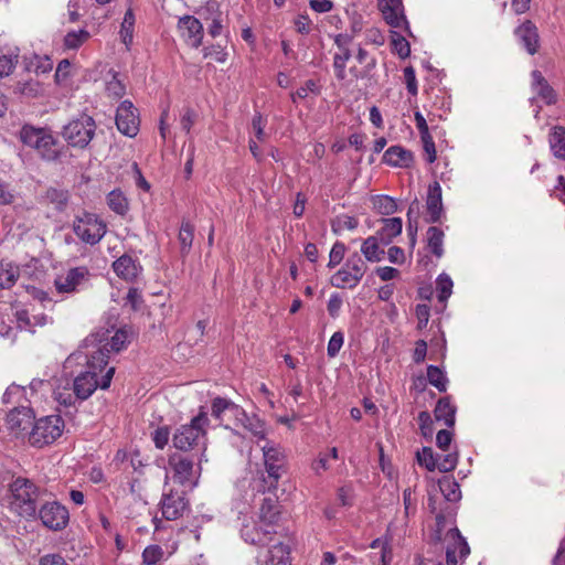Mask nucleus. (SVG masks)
<instances>
[{
  "mask_svg": "<svg viewBox=\"0 0 565 565\" xmlns=\"http://www.w3.org/2000/svg\"><path fill=\"white\" fill-rule=\"evenodd\" d=\"M79 360H85L86 370L74 379L73 390L78 399L85 401L96 388L107 390L110 386L115 367L107 366L103 352H99L97 355H90L82 348L71 354L66 363L71 364L73 361Z\"/></svg>",
  "mask_w": 565,
  "mask_h": 565,
  "instance_id": "obj_1",
  "label": "nucleus"
},
{
  "mask_svg": "<svg viewBox=\"0 0 565 565\" xmlns=\"http://www.w3.org/2000/svg\"><path fill=\"white\" fill-rule=\"evenodd\" d=\"M40 494V488L32 480L17 477L9 484V508L21 518L34 519Z\"/></svg>",
  "mask_w": 565,
  "mask_h": 565,
  "instance_id": "obj_2",
  "label": "nucleus"
},
{
  "mask_svg": "<svg viewBox=\"0 0 565 565\" xmlns=\"http://www.w3.org/2000/svg\"><path fill=\"white\" fill-rule=\"evenodd\" d=\"M210 419L201 408L200 413L189 424L179 426L173 436V446L181 451H189L206 443V428Z\"/></svg>",
  "mask_w": 565,
  "mask_h": 565,
  "instance_id": "obj_3",
  "label": "nucleus"
},
{
  "mask_svg": "<svg viewBox=\"0 0 565 565\" xmlns=\"http://www.w3.org/2000/svg\"><path fill=\"white\" fill-rule=\"evenodd\" d=\"M128 342V332L125 329L116 331L105 329L89 334L84 341L82 349L90 355L103 352L106 363L110 352H119Z\"/></svg>",
  "mask_w": 565,
  "mask_h": 565,
  "instance_id": "obj_4",
  "label": "nucleus"
},
{
  "mask_svg": "<svg viewBox=\"0 0 565 565\" xmlns=\"http://www.w3.org/2000/svg\"><path fill=\"white\" fill-rule=\"evenodd\" d=\"M20 140L34 149L43 160L54 161L60 157L58 141L47 128L24 125L20 130Z\"/></svg>",
  "mask_w": 565,
  "mask_h": 565,
  "instance_id": "obj_5",
  "label": "nucleus"
},
{
  "mask_svg": "<svg viewBox=\"0 0 565 565\" xmlns=\"http://www.w3.org/2000/svg\"><path fill=\"white\" fill-rule=\"evenodd\" d=\"M72 228L79 241L89 245L99 243L107 232L106 223L97 214L88 212L76 215Z\"/></svg>",
  "mask_w": 565,
  "mask_h": 565,
  "instance_id": "obj_6",
  "label": "nucleus"
},
{
  "mask_svg": "<svg viewBox=\"0 0 565 565\" xmlns=\"http://www.w3.org/2000/svg\"><path fill=\"white\" fill-rule=\"evenodd\" d=\"M366 270L365 260L355 252L345 259L343 266L331 277V285L340 289H354Z\"/></svg>",
  "mask_w": 565,
  "mask_h": 565,
  "instance_id": "obj_7",
  "label": "nucleus"
},
{
  "mask_svg": "<svg viewBox=\"0 0 565 565\" xmlns=\"http://www.w3.org/2000/svg\"><path fill=\"white\" fill-rule=\"evenodd\" d=\"M64 420L58 415H50L38 419L29 436L31 445L42 448L54 443L63 433Z\"/></svg>",
  "mask_w": 565,
  "mask_h": 565,
  "instance_id": "obj_8",
  "label": "nucleus"
},
{
  "mask_svg": "<svg viewBox=\"0 0 565 565\" xmlns=\"http://www.w3.org/2000/svg\"><path fill=\"white\" fill-rule=\"evenodd\" d=\"M95 130V120L88 115H82L64 126L62 136L70 146L84 149L93 139Z\"/></svg>",
  "mask_w": 565,
  "mask_h": 565,
  "instance_id": "obj_9",
  "label": "nucleus"
},
{
  "mask_svg": "<svg viewBox=\"0 0 565 565\" xmlns=\"http://www.w3.org/2000/svg\"><path fill=\"white\" fill-rule=\"evenodd\" d=\"M169 466L175 482L189 488H193L198 484L200 467L195 468L192 459L182 454H172L169 456Z\"/></svg>",
  "mask_w": 565,
  "mask_h": 565,
  "instance_id": "obj_10",
  "label": "nucleus"
},
{
  "mask_svg": "<svg viewBox=\"0 0 565 565\" xmlns=\"http://www.w3.org/2000/svg\"><path fill=\"white\" fill-rule=\"evenodd\" d=\"M36 515L44 526L53 531L63 530L70 521L68 510L57 501L45 502L38 509Z\"/></svg>",
  "mask_w": 565,
  "mask_h": 565,
  "instance_id": "obj_11",
  "label": "nucleus"
},
{
  "mask_svg": "<svg viewBox=\"0 0 565 565\" xmlns=\"http://www.w3.org/2000/svg\"><path fill=\"white\" fill-rule=\"evenodd\" d=\"M265 468L270 479V487H275L285 472V455L282 450L269 443L262 447Z\"/></svg>",
  "mask_w": 565,
  "mask_h": 565,
  "instance_id": "obj_12",
  "label": "nucleus"
},
{
  "mask_svg": "<svg viewBox=\"0 0 565 565\" xmlns=\"http://www.w3.org/2000/svg\"><path fill=\"white\" fill-rule=\"evenodd\" d=\"M445 540L447 565H457L470 554V547L457 527L448 530Z\"/></svg>",
  "mask_w": 565,
  "mask_h": 565,
  "instance_id": "obj_13",
  "label": "nucleus"
},
{
  "mask_svg": "<svg viewBox=\"0 0 565 565\" xmlns=\"http://www.w3.org/2000/svg\"><path fill=\"white\" fill-rule=\"evenodd\" d=\"M242 539L252 545L266 546L274 543L280 535L276 530L259 523L244 524L241 529Z\"/></svg>",
  "mask_w": 565,
  "mask_h": 565,
  "instance_id": "obj_14",
  "label": "nucleus"
},
{
  "mask_svg": "<svg viewBox=\"0 0 565 565\" xmlns=\"http://www.w3.org/2000/svg\"><path fill=\"white\" fill-rule=\"evenodd\" d=\"M116 126L118 130L128 136L135 137L139 130V118L136 108L129 100H124L116 111Z\"/></svg>",
  "mask_w": 565,
  "mask_h": 565,
  "instance_id": "obj_15",
  "label": "nucleus"
},
{
  "mask_svg": "<svg viewBox=\"0 0 565 565\" xmlns=\"http://www.w3.org/2000/svg\"><path fill=\"white\" fill-rule=\"evenodd\" d=\"M186 505L184 492L172 489L168 492L164 491L160 501L162 516L169 521L179 519Z\"/></svg>",
  "mask_w": 565,
  "mask_h": 565,
  "instance_id": "obj_16",
  "label": "nucleus"
},
{
  "mask_svg": "<svg viewBox=\"0 0 565 565\" xmlns=\"http://www.w3.org/2000/svg\"><path fill=\"white\" fill-rule=\"evenodd\" d=\"M257 555V565H290V548L280 539Z\"/></svg>",
  "mask_w": 565,
  "mask_h": 565,
  "instance_id": "obj_17",
  "label": "nucleus"
},
{
  "mask_svg": "<svg viewBox=\"0 0 565 565\" xmlns=\"http://www.w3.org/2000/svg\"><path fill=\"white\" fill-rule=\"evenodd\" d=\"M427 216L426 222L437 223L440 221L444 212L443 200H441V186L435 181L429 184L426 200Z\"/></svg>",
  "mask_w": 565,
  "mask_h": 565,
  "instance_id": "obj_18",
  "label": "nucleus"
},
{
  "mask_svg": "<svg viewBox=\"0 0 565 565\" xmlns=\"http://www.w3.org/2000/svg\"><path fill=\"white\" fill-rule=\"evenodd\" d=\"M212 416L221 424L227 422L231 417L245 416V411L232 401L216 397L212 402Z\"/></svg>",
  "mask_w": 565,
  "mask_h": 565,
  "instance_id": "obj_19",
  "label": "nucleus"
},
{
  "mask_svg": "<svg viewBox=\"0 0 565 565\" xmlns=\"http://www.w3.org/2000/svg\"><path fill=\"white\" fill-rule=\"evenodd\" d=\"M33 414L28 406H18L11 409L7 415V426L14 433L25 431L32 425Z\"/></svg>",
  "mask_w": 565,
  "mask_h": 565,
  "instance_id": "obj_20",
  "label": "nucleus"
},
{
  "mask_svg": "<svg viewBox=\"0 0 565 565\" xmlns=\"http://www.w3.org/2000/svg\"><path fill=\"white\" fill-rule=\"evenodd\" d=\"M179 28L191 46L199 47L202 44L203 25L196 18L191 15L180 18Z\"/></svg>",
  "mask_w": 565,
  "mask_h": 565,
  "instance_id": "obj_21",
  "label": "nucleus"
},
{
  "mask_svg": "<svg viewBox=\"0 0 565 565\" xmlns=\"http://www.w3.org/2000/svg\"><path fill=\"white\" fill-rule=\"evenodd\" d=\"M381 10L385 21L391 26L402 29L407 24L402 0H385V3L381 6Z\"/></svg>",
  "mask_w": 565,
  "mask_h": 565,
  "instance_id": "obj_22",
  "label": "nucleus"
},
{
  "mask_svg": "<svg viewBox=\"0 0 565 565\" xmlns=\"http://www.w3.org/2000/svg\"><path fill=\"white\" fill-rule=\"evenodd\" d=\"M87 274L88 270L85 267L72 268L55 279V287L58 292H72L82 284Z\"/></svg>",
  "mask_w": 565,
  "mask_h": 565,
  "instance_id": "obj_23",
  "label": "nucleus"
},
{
  "mask_svg": "<svg viewBox=\"0 0 565 565\" xmlns=\"http://www.w3.org/2000/svg\"><path fill=\"white\" fill-rule=\"evenodd\" d=\"M113 269L118 277L131 281L139 276L142 268L136 259L124 254L113 263Z\"/></svg>",
  "mask_w": 565,
  "mask_h": 565,
  "instance_id": "obj_24",
  "label": "nucleus"
},
{
  "mask_svg": "<svg viewBox=\"0 0 565 565\" xmlns=\"http://www.w3.org/2000/svg\"><path fill=\"white\" fill-rule=\"evenodd\" d=\"M515 35L531 55L537 52L539 33L536 26L530 20L515 30Z\"/></svg>",
  "mask_w": 565,
  "mask_h": 565,
  "instance_id": "obj_25",
  "label": "nucleus"
},
{
  "mask_svg": "<svg viewBox=\"0 0 565 565\" xmlns=\"http://www.w3.org/2000/svg\"><path fill=\"white\" fill-rule=\"evenodd\" d=\"M414 161L412 151L401 147L391 146L383 156V162L392 167L407 168Z\"/></svg>",
  "mask_w": 565,
  "mask_h": 565,
  "instance_id": "obj_26",
  "label": "nucleus"
},
{
  "mask_svg": "<svg viewBox=\"0 0 565 565\" xmlns=\"http://www.w3.org/2000/svg\"><path fill=\"white\" fill-rule=\"evenodd\" d=\"M532 90L545 104L552 105L556 103V93L550 86L540 71H533L532 74Z\"/></svg>",
  "mask_w": 565,
  "mask_h": 565,
  "instance_id": "obj_27",
  "label": "nucleus"
},
{
  "mask_svg": "<svg viewBox=\"0 0 565 565\" xmlns=\"http://www.w3.org/2000/svg\"><path fill=\"white\" fill-rule=\"evenodd\" d=\"M18 327L20 329L34 331L35 327L45 326L50 318L45 313H31L29 310H19L15 313Z\"/></svg>",
  "mask_w": 565,
  "mask_h": 565,
  "instance_id": "obj_28",
  "label": "nucleus"
},
{
  "mask_svg": "<svg viewBox=\"0 0 565 565\" xmlns=\"http://www.w3.org/2000/svg\"><path fill=\"white\" fill-rule=\"evenodd\" d=\"M381 239L377 236H369L362 242L361 253L365 260L379 263L384 258L385 250L381 247Z\"/></svg>",
  "mask_w": 565,
  "mask_h": 565,
  "instance_id": "obj_29",
  "label": "nucleus"
},
{
  "mask_svg": "<svg viewBox=\"0 0 565 565\" xmlns=\"http://www.w3.org/2000/svg\"><path fill=\"white\" fill-rule=\"evenodd\" d=\"M436 420H443L447 427H452L456 422V406L451 404L450 397H441L434 411Z\"/></svg>",
  "mask_w": 565,
  "mask_h": 565,
  "instance_id": "obj_30",
  "label": "nucleus"
},
{
  "mask_svg": "<svg viewBox=\"0 0 565 565\" xmlns=\"http://www.w3.org/2000/svg\"><path fill=\"white\" fill-rule=\"evenodd\" d=\"M279 520L278 505L271 499H264L259 509V522L263 525L276 530L275 526Z\"/></svg>",
  "mask_w": 565,
  "mask_h": 565,
  "instance_id": "obj_31",
  "label": "nucleus"
},
{
  "mask_svg": "<svg viewBox=\"0 0 565 565\" xmlns=\"http://www.w3.org/2000/svg\"><path fill=\"white\" fill-rule=\"evenodd\" d=\"M383 226L377 232L382 245H388L394 237L402 233L403 223L399 217H391L383 220Z\"/></svg>",
  "mask_w": 565,
  "mask_h": 565,
  "instance_id": "obj_32",
  "label": "nucleus"
},
{
  "mask_svg": "<svg viewBox=\"0 0 565 565\" xmlns=\"http://www.w3.org/2000/svg\"><path fill=\"white\" fill-rule=\"evenodd\" d=\"M237 422H239L243 427L248 430L254 437L264 439L266 436V425L265 423L256 417V416H248L245 413V416H238L235 418Z\"/></svg>",
  "mask_w": 565,
  "mask_h": 565,
  "instance_id": "obj_33",
  "label": "nucleus"
},
{
  "mask_svg": "<svg viewBox=\"0 0 565 565\" xmlns=\"http://www.w3.org/2000/svg\"><path fill=\"white\" fill-rule=\"evenodd\" d=\"M550 146L553 154L565 160V128L556 126L550 136Z\"/></svg>",
  "mask_w": 565,
  "mask_h": 565,
  "instance_id": "obj_34",
  "label": "nucleus"
},
{
  "mask_svg": "<svg viewBox=\"0 0 565 565\" xmlns=\"http://www.w3.org/2000/svg\"><path fill=\"white\" fill-rule=\"evenodd\" d=\"M444 232L436 226H430L427 230L428 248L437 258L444 255Z\"/></svg>",
  "mask_w": 565,
  "mask_h": 565,
  "instance_id": "obj_35",
  "label": "nucleus"
},
{
  "mask_svg": "<svg viewBox=\"0 0 565 565\" xmlns=\"http://www.w3.org/2000/svg\"><path fill=\"white\" fill-rule=\"evenodd\" d=\"M439 490L449 502H457L461 498L459 484L454 478L444 477L438 481Z\"/></svg>",
  "mask_w": 565,
  "mask_h": 565,
  "instance_id": "obj_36",
  "label": "nucleus"
},
{
  "mask_svg": "<svg viewBox=\"0 0 565 565\" xmlns=\"http://www.w3.org/2000/svg\"><path fill=\"white\" fill-rule=\"evenodd\" d=\"M19 277V268L11 263L0 264V288L12 287Z\"/></svg>",
  "mask_w": 565,
  "mask_h": 565,
  "instance_id": "obj_37",
  "label": "nucleus"
},
{
  "mask_svg": "<svg viewBox=\"0 0 565 565\" xmlns=\"http://www.w3.org/2000/svg\"><path fill=\"white\" fill-rule=\"evenodd\" d=\"M134 25H135V15L131 9H128L125 13L121 28H120V38L122 43L127 49L132 43L134 39Z\"/></svg>",
  "mask_w": 565,
  "mask_h": 565,
  "instance_id": "obj_38",
  "label": "nucleus"
},
{
  "mask_svg": "<svg viewBox=\"0 0 565 565\" xmlns=\"http://www.w3.org/2000/svg\"><path fill=\"white\" fill-rule=\"evenodd\" d=\"M107 204L111 211L119 215H124L128 211V200L119 190H113L107 195Z\"/></svg>",
  "mask_w": 565,
  "mask_h": 565,
  "instance_id": "obj_39",
  "label": "nucleus"
},
{
  "mask_svg": "<svg viewBox=\"0 0 565 565\" xmlns=\"http://www.w3.org/2000/svg\"><path fill=\"white\" fill-rule=\"evenodd\" d=\"M194 238V226L189 222H182L179 231V242L181 245V253L186 255L192 246Z\"/></svg>",
  "mask_w": 565,
  "mask_h": 565,
  "instance_id": "obj_40",
  "label": "nucleus"
},
{
  "mask_svg": "<svg viewBox=\"0 0 565 565\" xmlns=\"http://www.w3.org/2000/svg\"><path fill=\"white\" fill-rule=\"evenodd\" d=\"M374 209L382 215H390L397 211L396 201L388 195H377L373 199Z\"/></svg>",
  "mask_w": 565,
  "mask_h": 565,
  "instance_id": "obj_41",
  "label": "nucleus"
},
{
  "mask_svg": "<svg viewBox=\"0 0 565 565\" xmlns=\"http://www.w3.org/2000/svg\"><path fill=\"white\" fill-rule=\"evenodd\" d=\"M427 379L428 382L439 392H445L447 390L448 380L439 367L429 365L427 367Z\"/></svg>",
  "mask_w": 565,
  "mask_h": 565,
  "instance_id": "obj_42",
  "label": "nucleus"
},
{
  "mask_svg": "<svg viewBox=\"0 0 565 565\" xmlns=\"http://www.w3.org/2000/svg\"><path fill=\"white\" fill-rule=\"evenodd\" d=\"M339 53H335L333 56V67L335 71V76L339 79L345 78V66L348 61L351 58L350 49L339 50Z\"/></svg>",
  "mask_w": 565,
  "mask_h": 565,
  "instance_id": "obj_43",
  "label": "nucleus"
},
{
  "mask_svg": "<svg viewBox=\"0 0 565 565\" xmlns=\"http://www.w3.org/2000/svg\"><path fill=\"white\" fill-rule=\"evenodd\" d=\"M164 552L159 545H149L143 550L142 563L143 565H159L163 559Z\"/></svg>",
  "mask_w": 565,
  "mask_h": 565,
  "instance_id": "obj_44",
  "label": "nucleus"
},
{
  "mask_svg": "<svg viewBox=\"0 0 565 565\" xmlns=\"http://www.w3.org/2000/svg\"><path fill=\"white\" fill-rule=\"evenodd\" d=\"M416 459L418 465L425 467L428 471H434L437 468V459L430 447H423L422 450H418Z\"/></svg>",
  "mask_w": 565,
  "mask_h": 565,
  "instance_id": "obj_45",
  "label": "nucleus"
},
{
  "mask_svg": "<svg viewBox=\"0 0 565 565\" xmlns=\"http://www.w3.org/2000/svg\"><path fill=\"white\" fill-rule=\"evenodd\" d=\"M89 38L86 30L71 31L64 38V44L67 49L75 50L79 47Z\"/></svg>",
  "mask_w": 565,
  "mask_h": 565,
  "instance_id": "obj_46",
  "label": "nucleus"
},
{
  "mask_svg": "<svg viewBox=\"0 0 565 565\" xmlns=\"http://www.w3.org/2000/svg\"><path fill=\"white\" fill-rule=\"evenodd\" d=\"M345 13L350 22L349 32L356 36L363 29V17L358 12L355 7L348 8Z\"/></svg>",
  "mask_w": 565,
  "mask_h": 565,
  "instance_id": "obj_47",
  "label": "nucleus"
},
{
  "mask_svg": "<svg viewBox=\"0 0 565 565\" xmlns=\"http://www.w3.org/2000/svg\"><path fill=\"white\" fill-rule=\"evenodd\" d=\"M54 398L64 406H72L75 404L77 396H75V392L68 387H58L54 391Z\"/></svg>",
  "mask_w": 565,
  "mask_h": 565,
  "instance_id": "obj_48",
  "label": "nucleus"
},
{
  "mask_svg": "<svg viewBox=\"0 0 565 565\" xmlns=\"http://www.w3.org/2000/svg\"><path fill=\"white\" fill-rule=\"evenodd\" d=\"M452 280L449 276L441 274L437 278L438 299L445 301L451 295Z\"/></svg>",
  "mask_w": 565,
  "mask_h": 565,
  "instance_id": "obj_49",
  "label": "nucleus"
},
{
  "mask_svg": "<svg viewBox=\"0 0 565 565\" xmlns=\"http://www.w3.org/2000/svg\"><path fill=\"white\" fill-rule=\"evenodd\" d=\"M344 253H345L344 244L337 242L330 250L328 267L333 268L337 265H339L344 257Z\"/></svg>",
  "mask_w": 565,
  "mask_h": 565,
  "instance_id": "obj_50",
  "label": "nucleus"
},
{
  "mask_svg": "<svg viewBox=\"0 0 565 565\" xmlns=\"http://www.w3.org/2000/svg\"><path fill=\"white\" fill-rule=\"evenodd\" d=\"M344 342V335L342 332H334L328 343L327 352L330 358H334L341 350Z\"/></svg>",
  "mask_w": 565,
  "mask_h": 565,
  "instance_id": "obj_51",
  "label": "nucleus"
},
{
  "mask_svg": "<svg viewBox=\"0 0 565 565\" xmlns=\"http://www.w3.org/2000/svg\"><path fill=\"white\" fill-rule=\"evenodd\" d=\"M24 395V388L20 385L12 384L10 385L2 396V401L6 404L19 402L21 397Z\"/></svg>",
  "mask_w": 565,
  "mask_h": 565,
  "instance_id": "obj_52",
  "label": "nucleus"
},
{
  "mask_svg": "<svg viewBox=\"0 0 565 565\" xmlns=\"http://www.w3.org/2000/svg\"><path fill=\"white\" fill-rule=\"evenodd\" d=\"M169 438L170 431L167 426L159 427L152 433V440L158 449H163L167 446Z\"/></svg>",
  "mask_w": 565,
  "mask_h": 565,
  "instance_id": "obj_53",
  "label": "nucleus"
},
{
  "mask_svg": "<svg viewBox=\"0 0 565 565\" xmlns=\"http://www.w3.org/2000/svg\"><path fill=\"white\" fill-rule=\"evenodd\" d=\"M266 119L257 113L252 120L253 131L258 141H264L266 139L265 132Z\"/></svg>",
  "mask_w": 565,
  "mask_h": 565,
  "instance_id": "obj_54",
  "label": "nucleus"
},
{
  "mask_svg": "<svg viewBox=\"0 0 565 565\" xmlns=\"http://www.w3.org/2000/svg\"><path fill=\"white\" fill-rule=\"evenodd\" d=\"M295 29L300 34H309L312 31V22L307 14H299L294 20Z\"/></svg>",
  "mask_w": 565,
  "mask_h": 565,
  "instance_id": "obj_55",
  "label": "nucleus"
},
{
  "mask_svg": "<svg viewBox=\"0 0 565 565\" xmlns=\"http://www.w3.org/2000/svg\"><path fill=\"white\" fill-rule=\"evenodd\" d=\"M457 461L458 458L456 454H448L437 460V468L441 472H449L456 468Z\"/></svg>",
  "mask_w": 565,
  "mask_h": 565,
  "instance_id": "obj_56",
  "label": "nucleus"
},
{
  "mask_svg": "<svg viewBox=\"0 0 565 565\" xmlns=\"http://www.w3.org/2000/svg\"><path fill=\"white\" fill-rule=\"evenodd\" d=\"M17 56L0 55V77L8 76L15 67Z\"/></svg>",
  "mask_w": 565,
  "mask_h": 565,
  "instance_id": "obj_57",
  "label": "nucleus"
},
{
  "mask_svg": "<svg viewBox=\"0 0 565 565\" xmlns=\"http://www.w3.org/2000/svg\"><path fill=\"white\" fill-rule=\"evenodd\" d=\"M404 78H405V84H406V88H407L408 93L412 94L413 96L417 95V93H418L417 81H416L415 71L412 66H407L404 68Z\"/></svg>",
  "mask_w": 565,
  "mask_h": 565,
  "instance_id": "obj_58",
  "label": "nucleus"
},
{
  "mask_svg": "<svg viewBox=\"0 0 565 565\" xmlns=\"http://www.w3.org/2000/svg\"><path fill=\"white\" fill-rule=\"evenodd\" d=\"M392 44H393L394 51H396L401 57L404 58L409 55V53H411L409 44L404 36H402V35L394 36Z\"/></svg>",
  "mask_w": 565,
  "mask_h": 565,
  "instance_id": "obj_59",
  "label": "nucleus"
},
{
  "mask_svg": "<svg viewBox=\"0 0 565 565\" xmlns=\"http://www.w3.org/2000/svg\"><path fill=\"white\" fill-rule=\"evenodd\" d=\"M47 196L52 202L56 204L57 209L60 210H62L68 201V193L62 190H50L47 192Z\"/></svg>",
  "mask_w": 565,
  "mask_h": 565,
  "instance_id": "obj_60",
  "label": "nucleus"
},
{
  "mask_svg": "<svg viewBox=\"0 0 565 565\" xmlns=\"http://www.w3.org/2000/svg\"><path fill=\"white\" fill-rule=\"evenodd\" d=\"M196 120V114L191 108H185L182 116H181V127L182 129L189 134L191 131L192 126L195 124Z\"/></svg>",
  "mask_w": 565,
  "mask_h": 565,
  "instance_id": "obj_61",
  "label": "nucleus"
},
{
  "mask_svg": "<svg viewBox=\"0 0 565 565\" xmlns=\"http://www.w3.org/2000/svg\"><path fill=\"white\" fill-rule=\"evenodd\" d=\"M343 300L339 294H332L329 298L327 309L332 318H337L341 310Z\"/></svg>",
  "mask_w": 565,
  "mask_h": 565,
  "instance_id": "obj_62",
  "label": "nucleus"
},
{
  "mask_svg": "<svg viewBox=\"0 0 565 565\" xmlns=\"http://www.w3.org/2000/svg\"><path fill=\"white\" fill-rule=\"evenodd\" d=\"M106 89L108 95L115 98H119L125 94V86L116 76L107 83Z\"/></svg>",
  "mask_w": 565,
  "mask_h": 565,
  "instance_id": "obj_63",
  "label": "nucleus"
},
{
  "mask_svg": "<svg viewBox=\"0 0 565 565\" xmlns=\"http://www.w3.org/2000/svg\"><path fill=\"white\" fill-rule=\"evenodd\" d=\"M39 565H68L58 554H46L40 558Z\"/></svg>",
  "mask_w": 565,
  "mask_h": 565,
  "instance_id": "obj_64",
  "label": "nucleus"
}]
</instances>
